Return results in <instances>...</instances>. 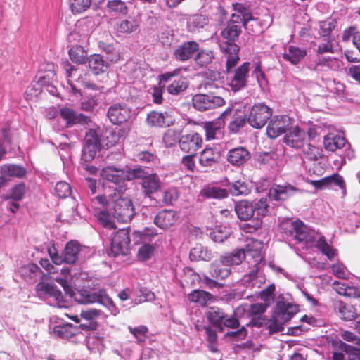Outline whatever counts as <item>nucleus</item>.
<instances>
[{
  "label": "nucleus",
  "mask_w": 360,
  "mask_h": 360,
  "mask_svg": "<svg viewBox=\"0 0 360 360\" xmlns=\"http://www.w3.org/2000/svg\"><path fill=\"white\" fill-rule=\"evenodd\" d=\"M271 116L272 110L264 103H260L255 104L251 108L247 117V122L253 128L261 129Z\"/></svg>",
  "instance_id": "obj_12"
},
{
  "label": "nucleus",
  "mask_w": 360,
  "mask_h": 360,
  "mask_svg": "<svg viewBox=\"0 0 360 360\" xmlns=\"http://www.w3.org/2000/svg\"><path fill=\"white\" fill-rule=\"evenodd\" d=\"M252 75L256 78L260 87L263 88L267 85V79L264 73L261 70L259 63L256 64Z\"/></svg>",
  "instance_id": "obj_61"
},
{
  "label": "nucleus",
  "mask_w": 360,
  "mask_h": 360,
  "mask_svg": "<svg viewBox=\"0 0 360 360\" xmlns=\"http://www.w3.org/2000/svg\"><path fill=\"white\" fill-rule=\"evenodd\" d=\"M150 173L141 167H136L133 169H129L126 171V179L132 180L134 179H141V181L144 180L146 176H148Z\"/></svg>",
  "instance_id": "obj_49"
},
{
  "label": "nucleus",
  "mask_w": 360,
  "mask_h": 360,
  "mask_svg": "<svg viewBox=\"0 0 360 360\" xmlns=\"http://www.w3.org/2000/svg\"><path fill=\"white\" fill-rule=\"evenodd\" d=\"M188 299L191 302L205 307L213 300V295L205 290H194L188 294Z\"/></svg>",
  "instance_id": "obj_33"
},
{
  "label": "nucleus",
  "mask_w": 360,
  "mask_h": 360,
  "mask_svg": "<svg viewBox=\"0 0 360 360\" xmlns=\"http://www.w3.org/2000/svg\"><path fill=\"white\" fill-rule=\"evenodd\" d=\"M98 99L96 96H87L81 103V108L85 111H93L98 105Z\"/></svg>",
  "instance_id": "obj_63"
},
{
  "label": "nucleus",
  "mask_w": 360,
  "mask_h": 360,
  "mask_svg": "<svg viewBox=\"0 0 360 360\" xmlns=\"http://www.w3.org/2000/svg\"><path fill=\"white\" fill-rule=\"evenodd\" d=\"M141 188L146 196H150L161 188V181L155 173H150L141 183Z\"/></svg>",
  "instance_id": "obj_27"
},
{
  "label": "nucleus",
  "mask_w": 360,
  "mask_h": 360,
  "mask_svg": "<svg viewBox=\"0 0 360 360\" xmlns=\"http://www.w3.org/2000/svg\"><path fill=\"white\" fill-rule=\"evenodd\" d=\"M101 311L96 309H86L82 310L80 316L89 322H96V319L101 315Z\"/></svg>",
  "instance_id": "obj_59"
},
{
  "label": "nucleus",
  "mask_w": 360,
  "mask_h": 360,
  "mask_svg": "<svg viewBox=\"0 0 360 360\" xmlns=\"http://www.w3.org/2000/svg\"><path fill=\"white\" fill-rule=\"evenodd\" d=\"M56 195L61 198L70 195L72 190L70 184L65 181H58L55 186Z\"/></svg>",
  "instance_id": "obj_55"
},
{
  "label": "nucleus",
  "mask_w": 360,
  "mask_h": 360,
  "mask_svg": "<svg viewBox=\"0 0 360 360\" xmlns=\"http://www.w3.org/2000/svg\"><path fill=\"white\" fill-rule=\"evenodd\" d=\"M1 171L4 175L18 178L24 176L26 173L25 168L16 165H4Z\"/></svg>",
  "instance_id": "obj_42"
},
{
  "label": "nucleus",
  "mask_w": 360,
  "mask_h": 360,
  "mask_svg": "<svg viewBox=\"0 0 360 360\" xmlns=\"http://www.w3.org/2000/svg\"><path fill=\"white\" fill-rule=\"evenodd\" d=\"M193 107L199 111H205L221 107L225 104L224 99L213 94H198L192 98Z\"/></svg>",
  "instance_id": "obj_13"
},
{
  "label": "nucleus",
  "mask_w": 360,
  "mask_h": 360,
  "mask_svg": "<svg viewBox=\"0 0 360 360\" xmlns=\"http://www.w3.org/2000/svg\"><path fill=\"white\" fill-rule=\"evenodd\" d=\"M91 0H69L70 8L72 13H79L89 8Z\"/></svg>",
  "instance_id": "obj_48"
},
{
  "label": "nucleus",
  "mask_w": 360,
  "mask_h": 360,
  "mask_svg": "<svg viewBox=\"0 0 360 360\" xmlns=\"http://www.w3.org/2000/svg\"><path fill=\"white\" fill-rule=\"evenodd\" d=\"M263 243L259 240H254L252 243L247 245L246 252L244 250L245 257H251L254 259L252 269L245 274L242 281L247 288H259L263 281V278L258 275L259 264L263 260L262 249Z\"/></svg>",
  "instance_id": "obj_8"
},
{
  "label": "nucleus",
  "mask_w": 360,
  "mask_h": 360,
  "mask_svg": "<svg viewBox=\"0 0 360 360\" xmlns=\"http://www.w3.org/2000/svg\"><path fill=\"white\" fill-rule=\"evenodd\" d=\"M56 280L63 287L64 290L70 295V297L78 303L86 304L98 302L108 309L112 314L116 315L118 313V309L116 308L112 299L104 290H99L94 292L86 289L71 290L68 288L67 280L63 278H56Z\"/></svg>",
  "instance_id": "obj_4"
},
{
  "label": "nucleus",
  "mask_w": 360,
  "mask_h": 360,
  "mask_svg": "<svg viewBox=\"0 0 360 360\" xmlns=\"http://www.w3.org/2000/svg\"><path fill=\"white\" fill-rule=\"evenodd\" d=\"M298 189L291 185H276L269 189V198L271 200H285L295 194Z\"/></svg>",
  "instance_id": "obj_23"
},
{
  "label": "nucleus",
  "mask_w": 360,
  "mask_h": 360,
  "mask_svg": "<svg viewBox=\"0 0 360 360\" xmlns=\"http://www.w3.org/2000/svg\"><path fill=\"white\" fill-rule=\"evenodd\" d=\"M245 259L243 249H238L232 252H227L220 256L219 261L210 264V274L212 278L224 280L231 273L230 266L239 265Z\"/></svg>",
  "instance_id": "obj_6"
},
{
  "label": "nucleus",
  "mask_w": 360,
  "mask_h": 360,
  "mask_svg": "<svg viewBox=\"0 0 360 360\" xmlns=\"http://www.w3.org/2000/svg\"><path fill=\"white\" fill-rule=\"evenodd\" d=\"M214 58L212 51L202 49L198 53L195 60L200 65L205 66L211 63Z\"/></svg>",
  "instance_id": "obj_47"
},
{
  "label": "nucleus",
  "mask_w": 360,
  "mask_h": 360,
  "mask_svg": "<svg viewBox=\"0 0 360 360\" xmlns=\"http://www.w3.org/2000/svg\"><path fill=\"white\" fill-rule=\"evenodd\" d=\"M36 290L38 296L46 300L51 305L58 308L68 307V303L63 298L61 291L56 286L47 283L40 282L37 285Z\"/></svg>",
  "instance_id": "obj_9"
},
{
  "label": "nucleus",
  "mask_w": 360,
  "mask_h": 360,
  "mask_svg": "<svg viewBox=\"0 0 360 360\" xmlns=\"http://www.w3.org/2000/svg\"><path fill=\"white\" fill-rule=\"evenodd\" d=\"M250 158V153L244 147H237L230 150L228 153L227 160L234 166H240L248 162Z\"/></svg>",
  "instance_id": "obj_26"
},
{
  "label": "nucleus",
  "mask_w": 360,
  "mask_h": 360,
  "mask_svg": "<svg viewBox=\"0 0 360 360\" xmlns=\"http://www.w3.org/2000/svg\"><path fill=\"white\" fill-rule=\"evenodd\" d=\"M25 193V186L24 184H20L15 186L10 191L9 194L6 198V200H13L14 201H20L22 199Z\"/></svg>",
  "instance_id": "obj_50"
},
{
  "label": "nucleus",
  "mask_w": 360,
  "mask_h": 360,
  "mask_svg": "<svg viewBox=\"0 0 360 360\" xmlns=\"http://www.w3.org/2000/svg\"><path fill=\"white\" fill-rule=\"evenodd\" d=\"M131 110L125 103H115L110 106L107 115L114 124H121L131 117Z\"/></svg>",
  "instance_id": "obj_19"
},
{
  "label": "nucleus",
  "mask_w": 360,
  "mask_h": 360,
  "mask_svg": "<svg viewBox=\"0 0 360 360\" xmlns=\"http://www.w3.org/2000/svg\"><path fill=\"white\" fill-rule=\"evenodd\" d=\"M180 139V134L178 131L169 129L163 136V141L167 147H172L177 142L179 143Z\"/></svg>",
  "instance_id": "obj_54"
},
{
  "label": "nucleus",
  "mask_w": 360,
  "mask_h": 360,
  "mask_svg": "<svg viewBox=\"0 0 360 360\" xmlns=\"http://www.w3.org/2000/svg\"><path fill=\"white\" fill-rule=\"evenodd\" d=\"M101 176L107 181L119 184L126 179V171L114 167H104L101 173Z\"/></svg>",
  "instance_id": "obj_30"
},
{
  "label": "nucleus",
  "mask_w": 360,
  "mask_h": 360,
  "mask_svg": "<svg viewBox=\"0 0 360 360\" xmlns=\"http://www.w3.org/2000/svg\"><path fill=\"white\" fill-rule=\"evenodd\" d=\"M202 138L196 132L184 134L179 140V147L182 151L188 154H195L202 146Z\"/></svg>",
  "instance_id": "obj_20"
},
{
  "label": "nucleus",
  "mask_w": 360,
  "mask_h": 360,
  "mask_svg": "<svg viewBox=\"0 0 360 360\" xmlns=\"http://www.w3.org/2000/svg\"><path fill=\"white\" fill-rule=\"evenodd\" d=\"M203 129L205 130L206 139L207 141L212 139H220L223 136V129L217 122H205L203 124Z\"/></svg>",
  "instance_id": "obj_34"
},
{
  "label": "nucleus",
  "mask_w": 360,
  "mask_h": 360,
  "mask_svg": "<svg viewBox=\"0 0 360 360\" xmlns=\"http://www.w3.org/2000/svg\"><path fill=\"white\" fill-rule=\"evenodd\" d=\"M138 27L136 21L132 18L121 20L117 26V30L121 33L129 34Z\"/></svg>",
  "instance_id": "obj_44"
},
{
  "label": "nucleus",
  "mask_w": 360,
  "mask_h": 360,
  "mask_svg": "<svg viewBox=\"0 0 360 360\" xmlns=\"http://www.w3.org/2000/svg\"><path fill=\"white\" fill-rule=\"evenodd\" d=\"M255 20L250 13H234L231 15V18L228 23H234L235 25H240L243 23V27L248 29V25L250 21Z\"/></svg>",
  "instance_id": "obj_46"
},
{
  "label": "nucleus",
  "mask_w": 360,
  "mask_h": 360,
  "mask_svg": "<svg viewBox=\"0 0 360 360\" xmlns=\"http://www.w3.org/2000/svg\"><path fill=\"white\" fill-rule=\"evenodd\" d=\"M134 214V207L131 199L120 198L115 201L113 217L118 221L127 223L131 220Z\"/></svg>",
  "instance_id": "obj_14"
},
{
  "label": "nucleus",
  "mask_w": 360,
  "mask_h": 360,
  "mask_svg": "<svg viewBox=\"0 0 360 360\" xmlns=\"http://www.w3.org/2000/svg\"><path fill=\"white\" fill-rule=\"evenodd\" d=\"M268 211L267 200L262 198L259 200L250 202L241 200L236 204L235 212L240 220H250V223L245 224L248 232H252L257 230L262 226V218L264 217Z\"/></svg>",
  "instance_id": "obj_3"
},
{
  "label": "nucleus",
  "mask_w": 360,
  "mask_h": 360,
  "mask_svg": "<svg viewBox=\"0 0 360 360\" xmlns=\"http://www.w3.org/2000/svg\"><path fill=\"white\" fill-rule=\"evenodd\" d=\"M246 122H248L246 117H244L242 116L236 117L233 118V120L232 121L230 122V123L229 124V129L232 132L236 133L243 127H244V125L245 124Z\"/></svg>",
  "instance_id": "obj_62"
},
{
  "label": "nucleus",
  "mask_w": 360,
  "mask_h": 360,
  "mask_svg": "<svg viewBox=\"0 0 360 360\" xmlns=\"http://www.w3.org/2000/svg\"><path fill=\"white\" fill-rule=\"evenodd\" d=\"M307 56V51L297 46H290L283 53V58L292 65L298 64Z\"/></svg>",
  "instance_id": "obj_31"
},
{
  "label": "nucleus",
  "mask_w": 360,
  "mask_h": 360,
  "mask_svg": "<svg viewBox=\"0 0 360 360\" xmlns=\"http://www.w3.org/2000/svg\"><path fill=\"white\" fill-rule=\"evenodd\" d=\"M303 153L310 160H316L321 155V150L310 143L304 148Z\"/></svg>",
  "instance_id": "obj_60"
},
{
  "label": "nucleus",
  "mask_w": 360,
  "mask_h": 360,
  "mask_svg": "<svg viewBox=\"0 0 360 360\" xmlns=\"http://www.w3.org/2000/svg\"><path fill=\"white\" fill-rule=\"evenodd\" d=\"M128 329L131 334L137 340L138 342H142L145 341L146 334L148 333V328L145 326H139L137 327L128 326Z\"/></svg>",
  "instance_id": "obj_57"
},
{
  "label": "nucleus",
  "mask_w": 360,
  "mask_h": 360,
  "mask_svg": "<svg viewBox=\"0 0 360 360\" xmlns=\"http://www.w3.org/2000/svg\"><path fill=\"white\" fill-rule=\"evenodd\" d=\"M179 197L178 189L172 187L165 191L163 193L162 200L166 205H172Z\"/></svg>",
  "instance_id": "obj_56"
},
{
  "label": "nucleus",
  "mask_w": 360,
  "mask_h": 360,
  "mask_svg": "<svg viewBox=\"0 0 360 360\" xmlns=\"http://www.w3.org/2000/svg\"><path fill=\"white\" fill-rule=\"evenodd\" d=\"M221 153L217 148L206 147L201 153L199 162L201 166L211 167L219 162Z\"/></svg>",
  "instance_id": "obj_29"
},
{
  "label": "nucleus",
  "mask_w": 360,
  "mask_h": 360,
  "mask_svg": "<svg viewBox=\"0 0 360 360\" xmlns=\"http://www.w3.org/2000/svg\"><path fill=\"white\" fill-rule=\"evenodd\" d=\"M324 147L327 150L336 151L341 150L345 148L346 154L344 157H347L350 160L354 156L353 151L349 150L350 145L347 140L340 134L329 133L324 137Z\"/></svg>",
  "instance_id": "obj_16"
},
{
  "label": "nucleus",
  "mask_w": 360,
  "mask_h": 360,
  "mask_svg": "<svg viewBox=\"0 0 360 360\" xmlns=\"http://www.w3.org/2000/svg\"><path fill=\"white\" fill-rule=\"evenodd\" d=\"M89 252L88 247L80 245L76 240L69 241L64 249L65 262L70 264H75L79 259H84L86 254Z\"/></svg>",
  "instance_id": "obj_17"
},
{
  "label": "nucleus",
  "mask_w": 360,
  "mask_h": 360,
  "mask_svg": "<svg viewBox=\"0 0 360 360\" xmlns=\"http://www.w3.org/2000/svg\"><path fill=\"white\" fill-rule=\"evenodd\" d=\"M225 314L219 307H210L207 312L209 321L215 327L222 329V323Z\"/></svg>",
  "instance_id": "obj_37"
},
{
  "label": "nucleus",
  "mask_w": 360,
  "mask_h": 360,
  "mask_svg": "<svg viewBox=\"0 0 360 360\" xmlns=\"http://www.w3.org/2000/svg\"><path fill=\"white\" fill-rule=\"evenodd\" d=\"M337 21L335 19L328 18L326 20L319 22L320 33L322 36H328L335 28Z\"/></svg>",
  "instance_id": "obj_51"
},
{
  "label": "nucleus",
  "mask_w": 360,
  "mask_h": 360,
  "mask_svg": "<svg viewBox=\"0 0 360 360\" xmlns=\"http://www.w3.org/2000/svg\"><path fill=\"white\" fill-rule=\"evenodd\" d=\"M230 193L236 196L246 195L249 193V188L244 181H236L230 187Z\"/></svg>",
  "instance_id": "obj_53"
},
{
  "label": "nucleus",
  "mask_w": 360,
  "mask_h": 360,
  "mask_svg": "<svg viewBox=\"0 0 360 360\" xmlns=\"http://www.w3.org/2000/svg\"><path fill=\"white\" fill-rule=\"evenodd\" d=\"M333 289L340 295L352 297L354 293V288L347 285L344 283L334 281L333 283Z\"/></svg>",
  "instance_id": "obj_52"
},
{
  "label": "nucleus",
  "mask_w": 360,
  "mask_h": 360,
  "mask_svg": "<svg viewBox=\"0 0 360 360\" xmlns=\"http://www.w3.org/2000/svg\"><path fill=\"white\" fill-rule=\"evenodd\" d=\"M241 33V26L234 23H228L221 31V35L226 41L219 44L220 49L226 58V71L236 65L240 60L238 56L239 46L235 43Z\"/></svg>",
  "instance_id": "obj_5"
},
{
  "label": "nucleus",
  "mask_w": 360,
  "mask_h": 360,
  "mask_svg": "<svg viewBox=\"0 0 360 360\" xmlns=\"http://www.w3.org/2000/svg\"><path fill=\"white\" fill-rule=\"evenodd\" d=\"M107 8L110 13L119 15H127L128 7L126 3L122 0H108Z\"/></svg>",
  "instance_id": "obj_41"
},
{
  "label": "nucleus",
  "mask_w": 360,
  "mask_h": 360,
  "mask_svg": "<svg viewBox=\"0 0 360 360\" xmlns=\"http://www.w3.org/2000/svg\"><path fill=\"white\" fill-rule=\"evenodd\" d=\"M250 65V63H244L235 70L233 75L229 82V85L232 91H238L246 86Z\"/></svg>",
  "instance_id": "obj_21"
},
{
  "label": "nucleus",
  "mask_w": 360,
  "mask_h": 360,
  "mask_svg": "<svg viewBox=\"0 0 360 360\" xmlns=\"http://www.w3.org/2000/svg\"><path fill=\"white\" fill-rule=\"evenodd\" d=\"M179 219L176 212L172 210H164L158 213L154 223L162 229H166L176 224Z\"/></svg>",
  "instance_id": "obj_22"
},
{
  "label": "nucleus",
  "mask_w": 360,
  "mask_h": 360,
  "mask_svg": "<svg viewBox=\"0 0 360 360\" xmlns=\"http://www.w3.org/2000/svg\"><path fill=\"white\" fill-rule=\"evenodd\" d=\"M307 134L298 127H290L283 141L287 146L296 149L302 148L307 142Z\"/></svg>",
  "instance_id": "obj_18"
},
{
  "label": "nucleus",
  "mask_w": 360,
  "mask_h": 360,
  "mask_svg": "<svg viewBox=\"0 0 360 360\" xmlns=\"http://www.w3.org/2000/svg\"><path fill=\"white\" fill-rule=\"evenodd\" d=\"M292 120L286 115H275L270 120L266 134L270 139H276L286 134L292 125Z\"/></svg>",
  "instance_id": "obj_15"
},
{
  "label": "nucleus",
  "mask_w": 360,
  "mask_h": 360,
  "mask_svg": "<svg viewBox=\"0 0 360 360\" xmlns=\"http://www.w3.org/2000/svg\"><path fill=\"white\" fill-rule=\"evenodd\" d=\"M89 68L95 75L105 72L107 71L109 63L103 59V56L100 54H94L88 58Z\"/></svg>",
  "instance_id": "obj_32"
},
{
  "label": "nucleus",
  "mask_w": 360,
  "mask_h": 360,
  "mask_svg": "<svg viewBox=\"0 0 360 360\" xmlns=\"http://www.w3.org/2000/svg\"><path fill=\"white\" fill-rule=\"evenodd\" d=\"M188 23L189 29L194 32L207 25L208 24V19L205 15H195L191 18Z\"/></svg>",
  "instance_id": "obj_45"
},
{
  "label": "nucleus",
  "mask_w": 360,
  "mask_h": 360,
  "mask_svg": "<svg viewBox=\"0 0 360 360\" xmlns=\"http://www.w3.org/2000/svg\"><path fill=\"white\" fill-rule=\"evenodd\" d=\"M146 122L148 126L153 127H169L172 121L167 112L151 111L146 117Z\"/></svg>",
  "instance_id": "obj_28"
},
{
  "label": "nucleus",
  "mask_w": 360,
  "mask_h": 360,
  "mask_svg": "<svg viewBox=\"0 0 360 360\" xmlns=\"http://www.w3.org/2000/svg\"><path fill=\"white\" fill-rule=\"evenodd\" d=\"M188 86V82L185 79H179L177 80H174L167 86V91L172 95H179L184 92Z\"/></svg>",
  "instance_id": "obj_43"
},
{
  "label": "nucleus",
  "mask_w": 360,
  "mask_h": 360,
  "mask_svg": "<svg viewBox=\"0 0 360 360\" xmlns=\"http://www.w3.org/2000/svg\"><path fill=\"white\" fill-rule=\"evenodd\" d=\"M98 47L101 51L105 53L108 61L115 63L120 60V53L116 50L113 44L99 41Z\"/></svg>",
  "instance_id": "obj_38"
},
{
  "label": "nucleus",
  "mask_w": 360,
  "mask_h": 360,
  "mask_svg": "<svg viewBox=\"0 0 360 360\" xmlns=\"http://www.w3.org/2000/svg\"><path fill=\"white\" fill-rule=\"evenodd\" d=\"M189 257L191 261H210L212 257V254L207 247L196 245L191 250Z\"/></svg>",
  "instance_id": "obj_35"
},
{
  "label": "nucleus",
  "mask_w": 360,
  "mask_h": 360,
  "mask_svg": "<svg viewBox=\"0 0 360 360\" xmlns=\"http://www.w3.org/2000/svg\"><path fill=\"white\" fill-rule=\"evenodd\" d=\"M61 117L66 121V127H70L75 124H81L86 126L88 131L85 135V145L83 148V154L93 158L100 148V138L98 130L100 129L91 119L82 113H77L73 109L65 107L60 110Z\"/></svg>",
  "instance_id": "obj_1"
},
{
  "label": "nucleus",
  "mask_w": 360,
  "mask_h": 360,
  "mask_svg": "<svg viewBox=\"0 0 360 360\" xmlns=\"http://www.w3.org/2000/svg\"><path fill=\"white\" fill-rule=\"evenodd\" d=\"M200 195L207 198L221 199L227 197L228 193L226 189L217 186H209L204 188Z\"/></svg>",
  "instance_id": "obj_40"
},
{
  "label": "nucleus",
  "mask_w": 360,
  "mask_h": 360,
  "mask_svg": "<svg viewBox=\"0 0 360 360\" xmlns=\"http://www.w3.org/2000/svg\"><path fill=\"white\" fill-rule=\"evenodd\" d=\"M210 238L216 243H223L229 236V232L217 227L210 232Z\"/></svg>",
  "instance_id": "obj_58"
},
{
  "label": "nucleus",
  "mask_w": 360,
  "mask_h": 360,
  "mask_svg": "<svg viewBox=\"0 0 360 360\" xmlns=\"http://www.w3.org/2000/svg\"><path fill=\"white\" fill-rule=\"evenodd\" d=\"M290 235L298 242H305L307 244L317 248L329 260H333L337 255L336 250L328 245L326 238L320 233L309 229L301 221L290 224Z\"/></svg>",
  "instance_id": "obj_2"
},
{
  "label": "nucleus",
  "mask_w": 360,
  "mask_h": 360,
  "mask_svg": "<svg viewBox=\"0 0 360 360\" xmlns=\"http://www.w3.org/2000/svg\"><path fill=\"white\" fill-rule=\"evenodd\" d=\"M335 307L338 311L342 319L347 321L354 319V311L352 305L342 301H338L335 302Z\"/></svg>",
  "instance_id": "obj_39"
},
{
  "label": "nucleus",
  "mask_w": 360,
  "mask_h": 360,
  "mask_svg": "<svg viewBox=\"0 0 360 360\" xmlns=\"http://www.w3.org/2000/svg\"><path fill=\"white\" fill-rule=\"evenodd\" d=\"M131 237L134 244H142L137 253V257L141 261H146L153 255L155 246L150 244L153 240H162V236L153 227H146L143 231H134Z\"/></svg>",
  "instance_id": "obj_7"
},
{
  "label": "nucleus",
  "mask_w": 360,
  "mask_h": 360,
  "mask_svg": "<svg viewBox=\"0 0 360 360\" xmlns=\"http://www.w3.org/2000/svg\"><path fill=\"white\" fill-rule=\"evenodd\" d=\"M108 200L104 195H98L91 200V206L96 210L94 216L98 222L105 228L110 230L115 229L113 217L105 210Z\"/></svg>",
  "instance_id": "obj_11"
},
{
  "label": "nucleus",
  "mask_w": 360,
  "mask_h": 360,
  "mask_svg": "<svg viewBox=\"0 0 360 360\" xmlns=\"http://www.w3.org/2000/svg\"><path fill=\"white\" fill-rule=\"evenodd\" d=\"M333 274L339 278H346L347 276L345 266L342 264H335L331 266Z\"/></svg>",
  "instance_id": "obj_64"
},
{
  "label": "nucleus",
  "mask_w": 360,
  "mask_h": 360,
  "mask_svg": "<svg viewBox=\"0 0 360 360\" xmlns=\"http://www.w3.org/2000/svg\"><path fill=\"white\" fill-rule=\"evenodd\" d=\"M70 60L77 64H84L86 62L87 52L80 45L72 46L68 51Z\"/></svg>",
  "instance_id": "obj_36"
},
{
  "label": "nucleus",
  "mask_w": 360,
  "mask_h": 360,
  "mask_svg": "<svg viewBox=\"0 0 360 360\" xmlns=\"http://www.w3.org/2000/svg\"><path fill=\"white\" fill-rule=\"evenodd\" d=\"M130 237L129 229L118 230L111 239L110 248L107 250L108 255L114 257L127 255L130 248Z\"/></svg>",
  "instance_id": "obj_10"
},
{
  "label": "nucleus",
  "mask_w": 360,
  "mask_h": 360,
  "mask_svg": "<svg viewBox=\"0 0 360 360\" xmlns=\"http://www.w3.org/2000/svg\"><path fill=\"white\" fill-rule=\"evenodd\" d=\"M311 184L317 189H323L332 184H335L342 189L343 194L346 193L345 182L342 176L338 174L324 177L320 180L311 181Z\"/></svg>",
  "instance_id": "obj_25"
},
{
  "label": "nucleus",
  "mask_w": 360,
  "mask_h": 360,
  "mask_svg": "<svg viewBox=\"0 0 360 360\" xmlns=\"http://www.w3.org/2000/svg\"><path fill=\"white\" fill-rule=\"evenodd\" d=\"M199 49V45L195 41L184 42L175 49L174 55L176 60L186 61Z\"/></svg>",
  "instance_id": "obj_24"
}]
</instances>
